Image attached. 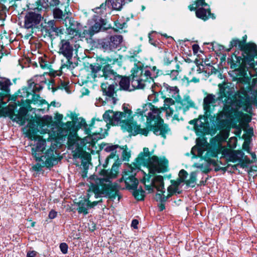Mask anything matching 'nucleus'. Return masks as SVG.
I'll return each instance as SVG.
<instances>
[{
  "mask_svg": "<svg viewBox=\"0 0 257 257\" xmlns=\"http://www.w3.org/2000/svg\"><path fill=\"white\" fill-rule=\"evenodd\" d=\"M196 16L198 18L206 21L210 18L214 19L215 17L213 14H212L209 8L205 9L204 8H199L196 10Z\"/></svg>",
  "mask_w": 257,
  "mask_h": 257,
  "instance_id": "nucleus-24",
  "label": "nucleus"
},
{
  "mask_svg": "<svg viewBox=\"0 0 257 257\" xmlns=\"http://www.w3.org/2000/svg\"><path fill=\"white\" fill-rule=\"evenodd\" d=\"M90 69L91 70V75L92 78L95 79L98 76H101V67L99 65H90Z\"/></svg>",
  "mask_w": 257,
  "mask_h": 257,
  "instance_id": "nucleus-41",
  "label": "nucleus"
},
{
  "mask_svg": "<svg viewBox=\"0 0 257 257\" xmlns=\"http://www.w3.org/2000/svg\"><path fill=\"white\" fill-rule=\"evenodd\" d=\"M49 28L47 29L48 32L51 35H54L55 31L58 27L55 26L54 23L53 21H50L48 23Z\"/></svg>",
  "mask_w": 257,
  "mask_h": 257,
  "instance_id": "nucleus-52",
  "label": "nucleus"
},
{
  "mask_svg": "<svg viewBox=\"0 0 257 257\" xmlns=\"http://www.w3.org/2000/svg\"><path fill=\"white\" fill-rule=\"evenodd\" d=\"M159 70L156 66H144L140 64L135 66L132 70L131 85L134 88L143 89L147 83L154 82V78L158 77Z\"/></svg>",
  "mask_w": 257,
  "mask_h": 257,
  "instance_id": "nucleus-6",
  "label": "nucleus"
},
{
  "mask_svg": "<svg viewBox=\"0 0 257 257\" xmlns=\"http://www.w3.org/2000/svg\"><path fill=\"white\" fill-rule=\"evenodd\" d=\"M56 31H55L54 35H55L56 36H59L60 35H62L63 34V29H61V27H58L56 29H55Z\"/></svg>",
  "mask_w": 257,
  "mask_h": 257,
  "instance_id": "nucleus-61",
  "label": "nucleus"
},
{
  "mask_svg": "<svg viewBox=\"0 0 257 257\" xmlns=\"http://www.w3.org/2000/svg\"><path fill=\"white\" fill-rule=\"evenodd\" d=\"M120 165L116 161L112 166L110 170L103 169L100 174L102 178L96 176L90 178V189L94 193L95 198L101 197L103 195L112 200L117 197L119 201L121 196L119 192V186L116 182H112V180L116 178L118 173V168Z\"/></svg>",
  "mask_w": 257,
  "mask_h": 257,
  "instance_id": "nucleus-1",
  "label": "nucleus"
},
{
  "mask_svg": "<svg viewBox=\"0 0 257 257\" xmlns=\"http://www.w3.org/2000/svg\"><path fill=\"white\" fill-rule=\"evenodd\" d=\"M241 163L240 164V166L242 168H244L246 166L247 164L250 163V160L249 158H248L246 156L243 157L242 161H241Z\"/></svg>",
  "mask_w": 257,
  "mask_h": 257,
  "instance_id": "nucleus-58",
  "label": "nucleus"
},
{
  "mask_svg": "<svg viewBox=\"0 0 257 257\" xmlns=\"http://www.w3.org/2000/svg\"><path fill=\"white\" fill-rule=\"evenodd\" d=\"M142 182L144 183L145 189L149 193L154 192V189H156L158 193L156 194V199L159 201L161 204L159 205V210L163 211L165 209V203L168 199L171 196V195L165 196L164 183L163 177L161 175L152 177L151 175H145Z\"/></svg>",
  "mask_w": 257,
  "mask_h": 257,
  "instance_id": "nucleus-7",
  "label": "nucleus"
},
{
  "mask_svg": "<svg viewBox=\"0 0 257 257\" xmlns=\"http://www.w3.org/2000/svg\"><path fill=\"white\" fill-rule=\"evenodd\" d=\"M168 192H169L168 195H171V196L175 193H177V194H180L181 191H179V188H176L175 187H172L170 189H169V186L168 187L167 189Z\"/></svg>",
  "mask_w": 257,
  "mask_h": 257,
  "instance_id": "nucleus-55",
  "label": "nucleus"
},
{
  "mask_svg": "<svg viewBox=\"0 0 257 257\" xmlns=\"http://www.w3.org/2000/svg\"><path fill=\"white\" fill-rule=\"evenodd\" d=\"M53 16L54 18L56 19L63 20L66 19V18H69L67 15L68 14L63 13L62 11L59 8H55L53 9ZM65 19H64L65 20Z\"/></svg>",
  "mask_w": 257,
  "mask_h": 257,
  "instance_id": "nucleus-40",
  "label": "nucleus"
},
{
  "mask_svg": "<svg viewBox=\"0 0 257 257\" xmlns=\"http://www.w3.org/2000/svg\"><path fill=\"white\" fill-rule=\"evenodd\" d=\"M11 85V82L9 79L5 78H0V90L6 95L9 94Z\"/></svg>",
  "mask_w": 257,
  "mask_h": 257,
  "instance_id": "nucleus-33",
  "label": "nucleus"
},
{
  "mask_svg": "<svg viewBox=\"0 0 257 257\" xmlns=\"http://www.w3.org/2000/svg\"><path fill=\"white\" fill-rule=\"evenodd\" d=\"M114 83L116 86L117 83L119 84L120 90L131 91L135 89H138V88H134L132 85L131 87V80L130 77L126 76H122L119 75L118 79H116Z\"/></svg>",
  "mask_w": 257,
  "mask_h": 257,
  "instance_id": "nucleus-22",
  "label": "nucleus"
},
{
  "mask_svg": "<svg viewBox=\"0 0 257 257\" xmlns=\"http://www.w3.org/2000/svg\"><path fill=\"white\" fill-rule=\"evenodd\" d=\"M172 184L169 186V189H170L172 187H175L176 188H179V186L182 183L179 179H177L176 181L171 180Z\"/></svg>",
  "mask_w": 257,
  "mask_h": 257,
  "instance_id": "nucleus-56",
  "label": "nucleus"
},
{
  "mask_svg": "<svg viewBox=\"0 0 257 257\" xmlns=\"http://www.w3.org/2000/svg\"><path fill=\"white\" fill-rule=\"evenodd\" d=\"M57 214V212L53 210H52L50 211L49 213V217L50 219L55 218Z\"/></svg>",
  "mask_w": 257,
  "mask_h": 257,
  "instance_id": "nucleus-63",
  "label": "nucleus"
},
{
  "mask_svg": "<svg viewBox=\"0 0 257 257\" xmlns=\"http://www.w3.org/2000/svg\"><path fill=\"white\" fill-rule=\"evenodd\" d=\"M39 62L40 65V67L43 69H49L50 67L49 63L46 61L45 59L42 58H39Z\"/></svg>",
  "mask_w": 257,
  "mask_h": 257,
  "instance_id": "nucleus-50",
  "label": "nucleus"
},
{
  "mask_svg": "<svg viewBox=\"0 0 257 257\" xmlns=\"http://www.w3.org/2000/svg\"><path fill=\"white\" fill-rule=\"evenodd\" d=\"M131 156L129 152H127L125 150H123L122 152V157L123 160H127Z\"/></svg>",
  "mask_w": 257,
  "mask_h": 257,
  "instance_id": "nucleus-59",
  "label": "nucleus"
},
{
  "mask_svg": "<svg viewBox=\"0 0 257 257\" xmlns=\"http://www.w3.org/2000/svg\"><path fill=\"white\" fill-rule=\"evenodd\" d=\"M251 117L247 114L243 113L242 117V121L244 120L247 122H249L251 121Z\"/></svg>",
  "mask_w": 257,
  "mask_h": 257,
  "instance_id": "nucleus-62",
  "label": "nucleus"
},
{
  "mask_svg": "<svg viewBox=\"0 0 257 257\" xmlns=\"http://www.w3.org/2000/svg\"><path fill=\"white\" fill-rule=\"evenodd\" d=\"M133 195L138 200H142L145 197V191L141 188V189H134Z\"/></svg>",
  "mask_w": 257,
  "mask_h": 257,
  "instance_id": "nucleus-46",
  "label": "nucleus"
},
{
  "mask_svg": "<svg viewBox=\"0 0 257 257\" xmlns=\"http://www.w3.org/2000/svg\"><path fill=\"white\" fill-rule=\"evenodd\" d=\"M172 61V59H171L170 58V55L165 57L163 59L164 63L166 65H169L170 64Z\"/></svg>",
  "mask_w": 257,
  "mask_h": 257,
  "instance_id": "nucleus-60",
  "label": "nucleus"
},
{
  "mask_svg": "<svg viewBox=\"0 0 257 257\" xmlns=\"http://www.w3.org/2000/svg\"><path fill=\"white\" fill-rule=\"evenodd\" d=\"M43 87L39 84L32 82H29V86L27 88H22L18 91V96L21 97L28 98L30 96V93H36L40 91Z\"/></svg>",
  "mask_w": 257,
  "mask_h": 257,
  "instance_id": "nucleus-16",
  "label": "nucleus"
},
{
  "mask_svg": "<svg viewBox=\"0 0 257 257\" xmlns=\"http://www.w3.org/2000/svg\"><path fill=\"white\" fill-rule=\"evenodd\" d=\"M65 23L68 34L77 37L81 25L70 18H66Z\"/></svg>",
  "mask_w": 257,
  "mask_h": 257,
  "instance_id": "nucleus-19",
  "label": "nucleus"
},
{
  "mask_svg": "<svg viewBox=\"0 0 257 257\" xmlns=\"http://www.w3.org/2000/svg\"><path fill=\"white\" fill-rule=\"evenodd\" d=\"M243 59L241 56H238L235 53H233L227 60L228 63L230 65V68L234 69L239 67Z\"/></svg>",
  "mask_w": 257,
  "mask_h": 257,
  "instance_id": "nucleus-28",
  "label": "nucleus"
},
{
  "mask_svg": "<svg viewBox=\"0 0 257 257\" xmlns=\"http://www.w3.org/2000/svg\"><path fill=\"white\" fill-rule=\"evenodd\" d=\"M111 39V46L112 48L113 51L119 47L120 44L122 42V36L121 35H114L109 37Z\"/></svg>",
  "mask_w": 257,
  "mask_h": 257,
  "instance_id": "nucleus-36",
  "label": "nucleus"
},
{
  "mask_svg": "<svg viewBox=\"0 0 257 257\" xmlns=\"http://www.w3.org/2000/svg\"><path fill=\"white\" fill-rule=\"evenodd\" d=\"M110 6L111 10L119 11L125 4V0H107Z\"/></svg>",
  "mask_w": 257,
  "mask_h": 257,
  "instance_id": "nucleus-34",
  "label": "nucleus"
},
{
  "mask_svg": "<svg viewBox=\"0 0 257 257\" xmlns=\"http://www.w3.org/2000/svg\"><path fill=\"white\" fill-rule=\"evenodd\" d=\"M105 25L104 20L101 19L99 22H95L90 28L91 34L93 35L95 33L98 32L102 28L103 25Z\"/></svg>",
  "mask_w": 257,
  "mask_h": 257,
  "instance_id": "nucleus-38",
  "label": "nucleus"
},
{
  "mask_svg": "<svg viewBox=\"0 0 257 257\" xmlns=\"http://www.w3.org/2000/svg\"><path fill=\"white\" fill-rule=\"evenodd\" d=\"M217 100H219L218 97L216 98V96L213 94H207L204 98L203 106L205 111L204 115L205 120H207L211 116V113L216 106V103Z\"/></svg>",
  "mask_w": 257,
  "mask_h": 257,
  "instance_id": "nucleus-11",
  "label": "nucleus"
},
{
  "mask_svg": "<svg viewBox=\"0 0 257 257\" xmlns=\"http://www.w3.org/2000/svg\"><path fill=\"white\" fill-rule=\"evenodd\" d=\"M64 128L69 131V134L68 136V141L69 144H74L75 143V133L73 135L72 133L75 132L74 124L72 121H67L64 125Z\"/></svg>",
  "mask_w": 257,
  "mask_h": 257,
  "instance_id": "nucleus-27",
  "label": "nucleus"
},
{
  "mask_svg": "<svg viewBox=\"0 0 257 257\" xmlns=\"http://www.w3.org/2000/svg\"><path fill=\"white\" fill-rule=\"evenodd\" d=\"M28 110L25 107H21L18 110V113L16 116V118L18 119L19 121H24L25 117L27 114Z\"/></svg>",
  "mask_w": 257,
  "mask_h": 257,
  "instance_id": "nucleus-42",
  "label": "nucleus"
},
{
  "mask_svg": "<svg viewBox=\"0 0 257 257\" xmlns=\"http://www.w3.org/2000/svg\"><path fill=\"white\" fill-rule=\"evenodd\" d=\"M115 86L116 85L114 83L102 82L101 85L103 95L105 96V100L109 101L112 104H115L117 100L115 96H116Z\"/></svg>",
  "mask_w": 257,
  "mask_h": 257,
  "instance_id": "nucleus-12",
  "label": "nucleus"
},
{
  "mask_svg": "<svg viewBox=\"0 0 257 257\" xmlns=\"http://www.w3.org/2000/svg\"><path fill=\"white\" fill-rule=\"evenodd\" d=\"M224 110L226 112V115L232 123V127H236L238 123L242 121L243 113L234 109L233 107H225Z\"/></svg>",
  "mask_w": 257,
  "mask_h": 257,
  "instance_id": "nucleus-14",
  "label": "nucleus"
},
{
  "mask_svg": "<svg viewBox=\"0 0 257 257\" xmlns=\"http://www.w3.org/2000/svg\"><path fill=\"white\" fill-rule=\"evenodd\" d=\"M244 155V153L241 151H233L228 154V158L229 161L232 162H236V161L241 162Z\"/></svg>",
  "mask_w": 257,
  "mask_h": 257,
  "instance_id": "nucleus-31",
  "label": "nucleus"
},
{
  "mask_svg": "<svg viewBox=\"0 0 257 257\" xmlns=\"http://www.w3.org/2000/svg\"><path fill=\"white\" fill-rule=\"evenodd\" d=\"M37 253L36 251H29L27 253V257H36Z\"/></svg>",
  "mask_w": 257,
  "mask_h": 257,
  "instance_id": "nucleus-64",
  "label": "nucleus"
},
{
  "mask_svg": "<svg viewBox=\"0 0 257 257\" xmlns=\"http://www.w3.org/2000/svg\"><path fill=\"white\" fill-rule=\"evenodd\" d=\"M160 111L155 108L151 103L144 104L142 108L137 109L135 116H138L140 121H144L147 118V127L148 132L151 131L156 136H160L164 139L167 135L171 134V129L169 125L164 123L163 119L160 117Z\"/></svg>",
  "mask_w": 257,
  "mask_h": 257,
  "instance_id": "nucleus-4",
  "label": "nucleus"
},
{
  "mask_svg": "<svg viewBox=\"0 0 257 257\" xmlns=\"http://www.w3.org/2000/svg\"><path fill=\"white\" fill-rule=\"evenodd\" d=\"M133 166V164L131 165L128 168V172L131 174H129L127 172H125L124 174L122 176V177L119 179V182H121L124 180L126 188L129 190H134L137 189L138 185V180L135 178V175H136V171L138 170H135L132 169Z\"/></svg>",
  "mask_w": 257,
  "mask_h": 257,
  "instance_id": "nucleus-13",
  "label": "nucleus"
},
{
  "mask_svg": "<svg viewBox=\"0 0 257 257\" xmlns=\"http://www.w3.org/2000/svg\"><path fill=\"white\" fill-rule=\"evenodd\" d=\"M107 9L109 11L111 10L109 2H107V0H106L105 3H102L99 7L95 8L94 12L95 13L102 15L106 13Z\"/></svg>",
  "mask_w": 257,
  "mask_h": 257,
  "instance_id": "nucleus-37",
  "label": "nucleus"
},
{
  "mask_svg": "<svg viewBox=\"0 0 257 257\" xmlns=\"http://www.w3.org/2000/svg\"><path fill=\"white\" fill-rule=\"evenodd\" d=\"M230 127L223 130L221 132V134L224 139H226L228 138L229 135Z\"/></svg>",
  "mask_w": 257,
  "mask_h": 257,
  "instance_id": "nucleus-57",
  "label": "nucleus"
},
{
  "mask_svg": "<svg viewBox=\"0 0 257 257\" xmlns=\"http://www.w3.org/2000/svg\"><path fill=\"white\" fill-rule=\"evenodd\" d=\"M126 24L125 22L120 23L119 21H117L115 22V26L116 29L118 30L122 29L123 28L125 27Z\"/></svg>",
  "mask_w": 257,
  "mask_h": 257,
  "instance_id": "nucleus-54",
  "label": "nucleus"
},
{
  "mask_svg": "<svg viewBox=\"0 0 257 257\" xmlns=\"http://www.w3.org/2000/svg\"><path fill=\"white\" fill-rule=\"evenodd\" d=\"M59 247H60V249L61 252L63 254H66L67 253L68 246L67 244V243H64V242L61 243L60 244Z\"/></svg>",
  "mask_w": 257,
  "mask_h": 257,
  "instance_id": "nucleus-53",
  "label": "nucleus"
},
{
  "mask_svg": "<svg viewBox=\"0 0 257 257\" xmlns=\"http://www.w3.org/2000/svg\"><path fill=\"white\" fill-rule=\"evenodd\" d=\"M201 117H200L199 119H194L193 120H191L189 121V123L190 124L193 125L195 130L198 132H202V130H203L204 127V123L201 121L200 118Z\"/></svg>",
  "mask_w": 257,
  "mask_h": 257,
  "instance_id": "nucleus-39",
  "label": "nucleus"
},
{
  "mask_svg": "<svg viewBox=\"0 0 257 257\" xmlns=\"http://www.w3.org/2000/svg\"><path fill=\"white\" fill-rule=\"evenodd\" d=\"M59 47V53L65 57L61 60V68H74L72 62L73 48L69 40L62 39Z\"/></svg>",
  "mask_w": 257,
  "mask_h": 257,
  "instance_id": "nucleus-10",
  "label": "nucleus"
},
{
  "mask_svg": "<svg viewBox=\"0 0 257 257\" xmlns=\"http://www.w3.org/2000/svg\"><path fill=\"white\" fill-rule=\"evenodd\" d=\"M102 75L100 77H103L105 83H115L118 79L119 75L113 69L109 64L105 65L101 70Z\"/></svg>",
  "mask_w": 257,
  "mask_h": 257,
  "instance_id": "nucleus-15",
  "label": "nucleus"
},
{
  "mask_svg": "<svg viewBox=\"0 0 257 257\" xmlns=\"http://www.w3.org/2000/svg\"><path fill=\"white\" fill-rule=\"evenodd\" d=\"M218 87L219 89V96L218 99L219 100H223L224 98V100L228 99L232 94V88L228 85L227 83H223L219 84Z\"/></svg>",
  "mask_w": 257,
  "mask_h": 257,
  "instance_id": "nucleus-21",
  "label": "nucleus"
},
{
  "mask_svg": "<svg viewBox=\"0 0 257 257\" xmlns=\"http://www.w3.org/2000/svg\"><path fill=\"white\" fill-rule=\"evenodd\" d=\"M87 199H84L80 200L78 203V207L77 210L79 213H83L86 215L88 214V210L90 208L89 200Z\"/></svg>",
  "mask_w": 257,
  "mask_h": 257,
  "instance_id": "nucleus-30",
  "label": "nucleus"
},
{
  "mask_svg": "<svg viewBox=\"0 0 257 257\" xmlns=\"http://www.w3.org/2000/svg\"><path fill=\"white\" fill-rule=\"evenodd\" d=\"M197 175L196 172H192L190 174L189 179L185 181V183L187 185L193 187L195 186L196 181Z\"/></svg>",
  "mask_w": 257,
  "mask_h": 257,
  "instance_id": "nucleus-44",
  "label": "nucleus"
},
{
  "mask_svg": "<svg viewBox=\"0 0 257 257\" xmlns=\"http://www.w3.org/2000/svg\"><path fill=\"white\" fill-rule=\"evenodd\" d=\"M249 91H247L244 89L237 92L238 99L236 100V105L248 113L252 112V105L257 107V90L249 88Z\"/></svg>",
  "mask_w": 257,
  "mask_h": 257,
  "instance_id": "nucleus-8",
  "label": "nucleus"
},
{
  "mask_svg": "<svg viewBox=\"0 0 257 257\" xmlns=\"http://www.w3.org/2000/svg\"><path fill=\"white\" fill-rule=\"evenodd\" d=\"M183 109V103L181 102H177L175 105V109L174 107H169L167 110L166 114L169 116H172L173 118L176 120H180L178 111Z\"/></svg>",
  "mask_w": 257,
  "mask_h": 257,
  "instance_id": "nucleus-26",
  "label": "nucleus"
},
{
  "mask_svg": "<svg viewBox=\"0 0 257 257\" xmlns=\"http://www.w3.org/2000/svg\"><path fill=\"white\" fill-rule=\"evenodd\" d=\"M27 135L32 140L37 141L36 144L32 148V154L36 161L43 162V165L47 168H51L57 164L61 159L59 158V153L55 150L54 147L50 148L42 155V153L45 149L46 142L42 137L38 136L37 129L35 124L29 123Z\"/></svg>",
  "mask_w": 257,
  "mask_h": 257,
  "instance_id": "nucleus-3",
  "label": "nucleus"
},
{
  "mask_svg": "<svg viewBox=\"0 0 257 257\" xmlns=\"http://www.w3.org/2000/svg\"><path fill=\"white\" fill-rule=\"evenodd\" d=\"M90 28L83 29L82 27L78 33V36L77 37L80 38H85L87 37H91L92 36Z\"/></svg>",
  "mask_w": 257,
  "mask_h": 257,
  "instance_id": "nucleus-45",
  "label": "nucleus"
},
{
  "mask_svg": "<svg viewBox=\"0 0 257 257\" xmlns=\"http://www.w3.org/2000/svg\"><path fill=\"white\" fill-rule=\"evenodd\" d=\"M102 123H104L102 120L94 118L92 119L89 125H88L84 120L81 121V124L83 126L85 133L87 135V140H91L92 143H94L98 140L102 139L101 133L103 130L102 127Z\"/></svg>",
  "mask_w": 257,
  "mask_h": 257,
  "instance_id": "nucleus-9",
  "label": "nucleus"
},
{
  "mask_svg": "<svg viewBox=\"0 0 257 257\" xmlns=\"http://www.w3.org/2000/svg\"><path fill=\"white\" fill-rule=\"evenodd\" d=\"M242 50L244 51L246 54L245 56H244V61L250 63V65L253 64L251 61L253 60L254 57L257 55L256 45L254 43H248L244 45L243 49Z\"/></svg>",
  "mask_w": 257,
  "mask_h": 257,
  "instance_id": "nucleus-18",
  "label": "nucleus"
},
{
  "mask_svg": "<svg viewBox=\"0 0 257 257\" xmlns=\"http://www.w3.org/2000/svg\"><path fill=\"white\" fill-rule=\"evenodd\" d=\"M216 123L217 127L219 130L230 127V120L226 116L224 109L217 114L216 117Z\"/></svg>",
  "mask_w": 257,
  "mask_h": 257,
  "instance_id": "nucleus-20",
  "label": "nucleus"
},
{
  "mask_svg": "<svg viewBox=\"0 0 257 257\" xmlns=\"http://www.w3.org/2000/svg\"><path fill=\"white\" fill-rule=\"evenodd\" d=\"M176 104V103H175L173 99L170 97L164 100V107L166 111L169 109V107H174V106L175 107Z\"/></svg>",
  "mask_w": 257,
  "mask_h": 257,
  "instance_id": "nucleus-47",
  "label": "nucleus"
},
{
  "mask_svg": "<svg viewBox=\"0 0 257 257\" xmlns=\"http://www.w3.org/2000/svg\"><path fill=\"white\" fill-rule=\"evenodd\" d=\"M123 112H114L112 110L106 111L103 114V119L107 123L112 125H120L124 131L128 132L133 135L141 134L147 136L148 134V129H141L140 125H137L136 119L139 120L140 117L135 116V113L133 115L132 111L127 106H123Z\"/></svg>",
  "mask_w": 257,
  "mask_h": 257,
  "instance_id": "nucleus-2",
  "label": "nucleus"
},
{
  "mask_svg": "<svg viewBox=\"0 0 257 257\" xmlns=\"http://www.w3.org/2000/svg\"><path fill=\"white\" fill-rule=\"evenodd\" d=\"M111 39L109 37L101 39L98 41V45L99 47L102 48L104 51H112L113 49L111 46Z\"/></svg>",
  "mask_w": 257,
  "mask_h": 257,
  "instance_id": "nucleus-32",
  "label": "nucleus"
},
{
  "mask_svg": "<svg viewBox=\"0 0 257 257\" xmlns=\"http://www.w3.org/2000/svg\"><path fill=\"white\" fill-rule=\"evenodd\" d=\"M30 95L32 96L31 98L27 99V101L29 104L32 103L39 104L47 103L45 99H41L39 94L32 93H30Z\"/></svg>",
  "mask_w": 257,
  "mask_h": 257,
  "instance_id": "nucleus-35",
  "label": "nucleus"
},
{
  "mask_svg": "<svg viewBox=\"0 0 257 257\" xmlns=\"http://www.w3.org/2000/svg\"><path fill=\"white\" fill-rule=\"evenodd\" d=\"M41 15L34 12H29L25 17V28L29 29L39 24Z\"/></svg>",
  "mask_w": 257,
  "mask_h": 257,
  "instance_id": "nucleus-17",
  "label": "nucleus"
},
{
  "mask_svg": "<svg viewBox=\"0 0 257 257\" xmlns=\"http://www.w3.org/2000/svg\"><path fill=\"white\" fill-rule=\"evenodd\" d=\"M148 148H144L143 152L141 153L132 166L133 169L140 170L141 166H146L149 171L148 175L156 173L165 172L167 170L168 161L165 158H159L156 156L150 157Z\"/></svg>",
  "mask_w": 257,
  "mask_h": 257,
  "instance_id": "nucleus-5",
  "label": "nucleus"
},
{
  "mask_svg": "<svg viewBox=\"0 0 257 257\" xmlns=\"http://www.w3.org/2000/svg\"><path fill=\"white\" fill-rule=\"evenodd\" d=\"M188 175V174L187 171H186L184 169H182L180 171V172L179 173L178 179H179L182 182H184L186 181L185 179L187 178Z\"/></svg>",
  "mask_w": 257,
  "mask_h": 257,
  "instance_id": "nucleus-51",
  "label": "nucleus"
},
{
  "mask_svg": "<svg viewBox=\"0 0 257 257\" xmlns=\"http://www.w3.org/2000/svg\"><path fill=\"white\" fill-rule=\"evenodd\" d=\"M176 70H172L171 71H167L166 74H169L171 78L173 80H177L179 75V72L181 71L180 69V66L179 64H177L176 66Z\"/></svg>",
  "mask_w": 257,
  "mask_h": 257,
  "instance_id": "nucleus-43",
  "label": "nucleus"
},
{
  "mask_svg": "<svg viewBox=\"0 0 257 257\" xmlns=\"http://www.w3.org/2000/svg\"><path fill=\"white\" fill-rule=\"evenodd\" d=\"M182 82L186 84L187 85H188L190 82L194 83H198L199 82L200 80L199 78H197L195 77H193L191 80H189V78L187 76H184L182 79Z\"/></svg>",
  "mask_w": 257,
  "mask_h": 257,
  "instance_id": "nucleus-49",
  "label": "nucleus"
},
{
  "mask_svg": "<svg viewBox=\"0 0 257 257\" xmlns=\"http://www.w3.org/2000/svg\"><path fill=\"white\" fill-rule=\"evenodd\" d=\"M230 48H232L233 47H237L238 46V48L241 50L243 49L244 47V44L242 42L240 41L239 40L236 39H233L231 42L230 44Z\"/></svg>",
  "mask_w": 257,
  "mask_h": 257,
  "instance_id": "nucleus-48",
  "label": "nucleus"
},
{
  "mask_svg": "<svg viewBox=\"0 0 257 257\" xmlns=\"http://www.w3.org/2000/svg\"><path fill=\"white\" fill-rule=\"evenodd\" d=\"M105 147L104 150L106 152H111L110 154L106 158L105 164L103 165L104 168H106L107 166L108 161L111 159L114 158L116 157L117 159H118V156H116V149L119 148L122 150L123 148H121L118 145H112V144H106L104 145Z\"/></svg>",
  "mask_w": 257,
  "mask_h": 257,
  "instance_id": "nucleus-23",
  "label": "nucleus"
},
{
  "mask_svg": "<svg viewBox=\"0 0 257 257\" xmlns=\"http://www.w3.org/2000/svg\"><path fill=\"white\" fill-rule=\"evenodd\" d=\"M162 89L170 97L176 98L179 95V89L176 86H170L168 84L164 83Z\"/></svg>",
  "mask_w": 257,
  "mask_h": 257,
  "instance_id": "nucleus-25",
  "label": "nucleus"
},
{
  "mask_svg": "<svg viewBox=\"0 0 257 257\" xmlns=\"http://www.w3.org/2000/svg\"><path fill=\"white\" fill-rule=\"evenodd\" d=\"M38 4L43 8H54L58 6L60 2L59 0H38Z\"/></svg>",
  "mask_w": 257,
  "mask_h": 257,
  "instance_id": "nucleus-29",
  "label": "nucleus"
}]
</instances>
